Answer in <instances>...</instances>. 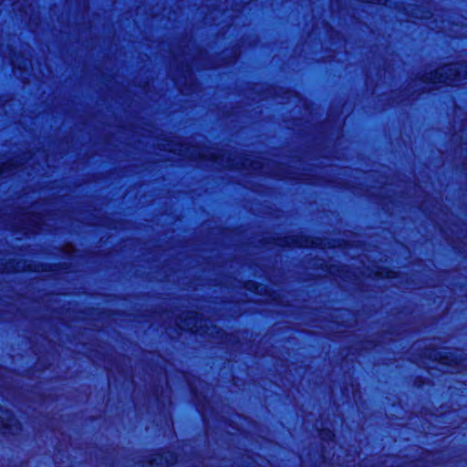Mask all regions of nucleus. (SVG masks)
<instances>
[{"label":"nucleus","mask_w":467,"mask_h":467,"mask_svg":"<svg viewBox=\"0 0 467 467\" xmlns=\"http://www.w3.org/2000/svg\"><path fill=\"white\" fill-rule=\"evenodd\" d=\"M325 441H336L337 440L331 439V440H324Z\"/></svg>","instance_id":"6"},{"label":"nucleus","mask_w":467,"mask_h":467,"mask_svg":"<svg viewBox=\"0 0 467 467\" xmlns=\"http://www.w3.org/2000/svg\"><path fill=\"white\" fill-rule=\"evenodd\" d=\"M465 68L466 66L463 65H446L436 70L433 74L431 73L428 80L434 83L452 85L462 79L461 71Z\"/></svg>","instance_id":"1"},{"label":"nucleus","mask_w":467,"mask_h":467,"mask_svg":"<svg viewBox=\"0 0 467 467\" xmlns=\"http://www.w3.org/2000/svg\"><path fill=\"white\" fill-rule=\"evenodd\" d=\"M178 455L169 450H161L151 453L148 462L158 467H171L178 462Z\"/></svg>","instance_id":"2"},{"label":"nucleus","mask_w":467,"mask_h":467,"mask_svg":"<svg viewBox=\"0 0 467 467\" xmlns=\"http://www.w3.org/2000/svg\"><path fill=\"white\" fill-rule=\"evenodd\" d=\"M5 172V170H4V169H0V177H1V176H3Z\"/></svg>","instance_id":"5"},{"label":"nucleus","mask_w":467,"mask_h":467,"mask_svg":"<svg viewBox=\"0 0 467 467\" xmlns=\"http://www.w3.org/2000/svg\"><path fill=\"white\" fill-rule=\"evenodd\" d=\"M190 157L192 158H203L204 157V154L202 152H201L200 150H198V153H190Z\"/></svg>","instance_id":"4"},{"label":"nucleus","mask_w":467,"mask_h":467,"mask_svg":"<svg viewBox=\"0 0 467 467\" xmlns=\"http://www.w3.org/2000/svg\"><path fill=\"white\" fill-rule=\"evenodd\" d=\"M178 326L189 330L197 329V326L195 322L192 320V318L185 319L184 321H182V318H180V320L178 321Z\"/></svg>","instance_id":"3"}]
</instances>
